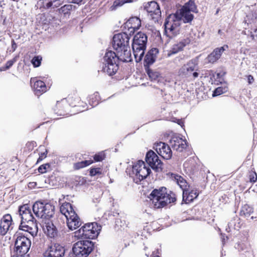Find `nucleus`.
Returning a JSON list of instances; mask_svg holds the SVG:
<instances>
[{"label": "nucleus", "instance_id": "obj_62", "mask_svg": "<svg viewBox=\"0 0 257 257\" xmlns=\"http://www.w3.org/2000/svg\"><path fill=\"white\" fill-rule=\"evenodd\" d=\"M182 123V121L181 120H178V123L180 125H181V123Z\"/></svg>", "mask_w": 257, "mask_h": 257}, {"label": "nucleus", "instance_id": "obj_9", "mask_svg": "<svg viewBox=\"0 0 257 257\" xmlns=\"http://www.w3.org/2000/svg\"><path fill=\"white\" fill-rule=\"evenodd\" d=\"M54 206L49 203L37 201L33 205V211L38 217L49 219L54 214Z\"/></svg>", "mask_w": 257, "mask_h": 257}, {"label": "nucleus", "instance_id": "obj_40", "mask_svg": "<svg viewBox=\"0 0 257 257\" xmlns=\"http://www.w3.org/2000/svg\"><path fill=\"white\" fill-rule=\"evenodd\" d=\"M172 15L173 16L172 21L174 23L182 21L183 11L182 9L179 11H177L175 13Z\"/></svg>", "mask_w": 257, "mask_h": 257}, {"label": "nucleus", "instance_id": "obj_10", "mask_svg": "<svg viewBox=\"0 0 257 257\" xmlns=\"http://www.w3.org/2000/svg\"><path fill=\"white\" fill-rule=\"evenodd\" d=\"M151 172L149 167L144 161L140 160L132 167V177L136 183L139 184L148 176Z\"/></svg>", "mask_w": 257, "mask_h": 257}, {"label": "nucleus", "instance_id": "obj_11", "mask_svg": "<svg viewBox=\"0 0 257 257\" xmlns=\"http://www.w3.org/2000/svg\"><path fill=\"white\" fill-rule=\"evenodd\" d=\"M16 239L15 243V252L19 253L27 254L31 245V241L27 236L22 235L17 232L15 235Z\"/></svg>", "mask_w": 257, "mask_h": 257}, {"label": "nucleus", "instance_id": "obj_64", "mask_svg": "<svg viewBox=\"0 0 257 257\" xmlns=\"http://www.w3.org/2000/svg\"><path fill=\"white\" fill-rule=\"evenodd\" d=\"M34 68L39 67L40 65H33Z\"/></svg>", "mask_w": 257, "mask_h": 257}, {"label": "nucleus", "instance_id": "obj_24", "mask_svg": "<svg viewBox=\"0 0 257 257\" xmlns=\"http://www.w3.org/2000/svg\"><path fill=\"white\" fill-rule=\"evenodd\" d=\"M181 9L183 11L193 12L196 14L198 13L197 7L195 3L194 0H188L187 2L185 3Z\"/></svg>", "mask_w": 257, "mask_h": 257}, {"label": "nucleus", "instance_id": "obj_49", "mask_svg": "<svg viewBox=\"0 0 257 257\" xmlns=\"http://www.w3.org/2000/svg\"><path fill=\"white\" fill-rule=\"evenodd\" d=\"M1 19L3 20L2 25L3 26H7L9 24H10V22L9 20L7 19V17L1 15L0 16Z\"/></svg>", "mask_w": 257, "mask_h": 257}, {"label": "nucleus", "instance_id": "obj_60", "mask_svg": "<svg viewBox=\"0 0 257 257\" xmlns=\"http://www.w3.org/2000/svg\"><path fill=\"white\" fill-rule=\"evenodd\" d=\"M173 24H174V26L175 27V28H176L177 27H179L180 26V24L179 23H177V22H175V23L173 22Z\"/></svg>", "mask_w": 257, "mask_h": 257}, {"label": "nucleus", "instance_id": "obj_3", "mask_svg": "<svg viewBox=\"0 0 257 257\" xmlns=\"http://www.w3.org/2000/svg\"><path fill=\"white\" fill-rule=\"evenodd\" d=\"M148 43V36L146 34L138 32L133 39L132 48L136 62L138 63L142 61L144 56Z\"/></svg>", "mask_w": 257, "mask_h": 257}, {"label": "nucleus", "instance_id": "obj_55", "mask_svg": "<svg viewBox=\"0 0 257 257\" xmlns=\"http://www.w3.org/2000/svg\"><path fill=\"white\" fill-rule=\"evenodd\" d=\"M11 66L12 65H5V66L1 67H0V72L3 71H6L7 70L9 69Z\"/></svg>", "mask_w": 257, "mask_h": 257}, {"label": "nucleus", "instance_id": "obj_29", "mask_svg": "<svg viewBox=\"0 0 257 257\" xmlns=\"http://www.w3.org/2000/svg\"><path fill=\"white\" fill-rule=\"evenodd\" d=\"M146 72L151 80H156L160 76L159 72L154 71L150 68V65H145Z\"/></svg>", "mask_w": 257, "mask_h": 257}, {"label": "nucleus", "instance_id": "obj_25", "mask_svg": "<svg viewBox=\"0 0 257 257\" xmlns=\"http://www.w3.org/2000/svg\"><path fill=\"white\" fill-rule=\"evenodd\" d=\"M144 8L148 14L161 10L159 5L155 1H152L145 3L144 4Z\"/></svg>", "mask_w": 257, "mask_h": 257}, {"label": "nucleus", "instance_id": "obj_38", "mask_svg": "<svg viewBox=\"0 0 257 257\" xmlns=\"http://www.w3.org/2000/svg\"><path fill=\"white\" fill-rule=\"evenodd\" d=\"M38 5H40V8L49 9L52 6L53 3L51 0H39Z\"/></svg>", "mask_w": 257, "mask_h": 257}, {"label": "nucleus", "instance_id": "obj_44", "mask_svg": "<svg viewBox=\"0 0 257 257\" xmlns=\"http://www.w3.org/2000/svg\"><path fill=\"white\" fill-rule=\"evenodd\" d=\"M172 16V14L169 15L165 19V22L163 25V27L164 29V34L166 35L167 37H169V36L167 34V26L169 25L170 21V19L171 18Z\"/></svg>", "mask_w": 257, "mask_h": 257}, {"label": "nucleus", "instance_id": "obj_30", "mask_svg": "<svg viewBox=\"0 0 257 257\" xmlns=\"http://www.w3.org/2000/svg\"><path fill=\"white\" fill-rule=\"evenodd\" d=\"M244 22L248 25L251 23H256L257 22V11H252L246 15V18Z\"/></svg>", "mask_w": 257, "mask_h": 257}, {"label": "nucleus", "instance_id": "obj_46", "mask_svg": "<svg viewBox=\"0 0 257 257\" xmlns=\"http://www.w3.org/2000/svg\"><path fill=\"white\" fill-rule=\"evenodd\" d=\"M226 72L222 71L220 72H217L215 73L216 79H218L217 81L220 83H222L224 81L223 77L225 75Z\"/></svg>", "mask_w": 257, "mask_h": 257}, {"label": "nucleus", "instance_id": "obj_2", "mask_svg": "<svg viewBox=\"0 0 257 257\" xmlns=\"http://www.w3.org/2000/svg\"><path fill=\"white\" fill-rule=\"evenodd\" d=\"M149 198L155 208L164 207L176 200L175 194L171 191L168 193L167 188L165 187L153 190L150 194Z\"/></svg>", "mask_w": 257, "mask_h": 257}, {"label": "nucleus", "instance_id": "obj_52", "mask_svg": "<svg viewBox=\"0 0 257 257\" xmlns=\"http://www.w3.org/2000/svg\"><path fill=\"white\" fill-rule=\"evenodd\" d=\"M247 79L248 84H251L254 81V78L251 75L247 76Z\"/></svg>", "mask_w": 257, "mask_h": 257}, {"label": "nucleus", "instance_id": "obj_53", "mask_svg": "<svg viewBox=\"0 0 257 257\" xmlns=\"http://www.w3.org/2000/svg\"><path fill=\"white\" fill-rule=\"evenodd\" d=\"M12 257H29V255L27 254H23V253H19L16 252Z\"/></svg>", "mask_w": 257, "mask_h": 257}, {"label": "nucleus", "instance_id": "obj_63", "mask_svg": "<svg viewBox=\"0 0 257 257\" xmlns=\"http://www.w3.org/2000/svg\"><path fill=\"white\" fill-rule=\"evenodd\" d=\"M221 32H221V30H218V34H220L221 33Z\"/></svg>", "mask_w": 257, "mask_h": 257}, {"label": "nucleus", "instance_id": "obj_22", "mask_svg": "<svg viewBox=\"0 0 257 257\" xmlns=\"http://www.w3.org/2000/svg\"><path fill=\"white\" fill-rule=\"evenodd\" d=\"M44 232L50 238H54L57 235V230L56 227L51 222L45 223L43 225Z\"/></svg>", "mask_w": 257, "mask_h": 257}, {"label": "nucleus", "instance_id": "obj_36", "mask_svg": "<svg viewBox=\"0 0 257 257\" xmlns=\"http://www.w3.org/2000/svg\"><path fill=\"white\" fill-rule=\"evenodd\" d=\"M182 21L184 24L191 23L194 18L193 14L190 12L183 11Z\"/></svg>", "mask_w": 257, "mask_h": 257}, {"label": "nucleus", "instance_id": "obj_47", "mask_svg": "<svg viewBox=\"0 0 257 257\" xmlns=\"http://www.w3.org/2000/svg\"><path fill=\"white\" fill-rule=\"evenodd\" d=\"M50 168V165L49 164H45L40 166L38 168V171L41 174L46 173L48 169Z\"/></svg>", "mask_w": 257, "mask_h": 257}, {"label": "nucleus", "instance_id": "obj_12", "mask_svg": "<svg viewBox=\"0 0 257 257\" xmlns=\"http://www.w3.org/2000/svg\"><path fill=\"white\" fill-rule=\"evenodd\" d=\"M146 161L147 164L156 172L162 171V164L157 155L153 151L150 150L146 154Z\"/></svg>", "mask_w": 257, "mask_h": 257}, {"label": "nucleus", "instance_id": "obj_6", "mask_svg": "<svg viewBox=\"0 0 257 257\" xmlns=\"http://www.w3.org/2000/svg\"><path fill=\"white\" fill-rule=\"evenodd\" d=\"M104 53H101L103 56V62L102 64H119L120 63H126L132 61V57H128L120 52L119 54L116 52L106 49L102 50Z\"/></svg>", "mask_w": 257, "mask_h": 257}, {"label": "nucleus", "instance_id": "obj_7", "mask_svg": "<svg viewBox=\"0 0 257 257\" xmlns=\"http://www.w3.org/2000/svg\"><path fill=\"white\" fill-rule=\"evenodd\" d=\"M101 226L96 222L85 224L74 232V236L78 238L93 239L97 237L101 230Z\"/></svg>", "mask_w": 257, "mask_h": 257}, {"label": "nucleus", "instance_id": "obj_35", "mask_svg": "<svg viewBox=\"0 0 257 257\" xmlns=\"http://www.w3.org/2000/svg\"><path fill=\"white\" fill-rule=\"evenodd\" d=\"M100 99V97L98 92H95L92 95L89 96V103L92 107L96 106Z\"/></svg>", "mask_w": 257, "mask_h": 257}, {"label": "nucleus", "instance_id": "obj_23", "mask_svg": "<svg viewBox=\"0 0 257 257\" xmlns=\"http://www.w3.org/2000/svg\"><path fill=\"white\" fill-rule=\"evenodd\" d=\"M126 25L128 28L133 29V30L130 32L131 33H134L135 31L138 30L141 26V22L139 18L137 17H132L130 18L126 23Z\"/></svg>", "mask_w": 257, "mask_h": 257}, {"label": "nucleus", "instance_id": "obj_48", "mask_svg": "<svg viewBox=\"0 0 257 257\" xmlns=\"http://www.w3.org/2000/svg\"><path fill=\"white\" fill-rule=\"evenodd\" d=\"M101 173V169L99 168H92L90 170V175L92 176H95L97 174H100Z\"/></svg>", "mask_w": 257, "mask_h": 257}, {"label": "nucleus", "instance_id": "obj_58", "mask_svg": "<svg viewBox=\"0 0 257 257\" xmlns=\"http://www.w3.org/2000/svg\"><path fill=\"white\" fill-rule=\"evenodd\" d=\"M254 175H255V177L253 176L252 177L250 178V182H254L256 181V180L257 179V175H256V173H254Z\"/></svg>", "mask_w": 257, "mask_h": 257}, {"label": "nucleus", "instance_id": "obj_19", "mask_svg": "<svg viewBox=\"0 0 257 257\" xmlns=\"http://www.w3.org/2000/svg\"><path fill=\"white\" fill-rule=\"evenodd\" d=\"M198 195L199 192L197 189L187 188L183 191V200L186 203H189L196 199Z\"/></svg>", "mask_w": 257, "mask_h": 257}, {"label": "nucleus", "instance_id": "obj_28", "mask_svg": "<svg viewBox=\"0 0 257 257\" xmlns=\"http://www.w3.org/2000/svg\"><path fill=\"white\" fill-rule=\"evenodd\" d=\"M119 65H104L102 67V71L109 76H111L116 73L118 69Z\"/></svg>", "mask_w": 257, "mask_h": 257}, {"label": "nucleus", "instance_id": "obj_50", "mask_svg": "<svg viewBox=\"0 0 257 257\" xmlns=\"http://www.w3.org/2000/svg\"><path fill=\"white\" fill-rule=\"evenodd\" d=\"M47 154V151H46L44 153H42L39 156V158L38 159V162L41 161L44 158L46 157V155Z\"/></svg>", "mask_w": 257, "mask_h": 257}, {"label": "nucleus", "instance_id": "obj_31", "mask_svg": "<svg viewBox=\"0 0 257 257\" xmlns=\"http://www.w3.org/2000/svg\"><path fill=\"white\" fill-rule=\"evenodd\" d=\"M75 6L71 4L65 5L59 9V12L63 14L65 17L70 14L71 11L74 10Z\"/></svg>", "mask_w": 257, "mask_h": 257}, {"label": "nucleus", "instance_id": "obj_27", "mask_svg": "<svg viewBox=\"0 0 257 257\" xmlns=\"http://www.w3.org/2000/svg\"><path fill=\"white\" fill-rule=\"evenodd\" d=\"M172 178L182 189L183 191H184V189H187V183L182 176L177 174H172Z\"/></svg>", "mask_w": 257, "mask_h": 257}, {"label": "nucleus", "instance_id": "obj_57", "mask_svg": "<svg viewBox=\"0 0 257 257\" xmlns=\"http://www.w3.org/2000/svg\"><path fill=\"white\" fill-rule=\"evenodd\" d=\"M175 27L174 26V24H172L170 28H168V30L170 32H172L173 34L174 33V31L175 29Z\"/></svg>", "mask_w": 257, "mask_h": 257}, {"label": "nucleus", "instance_id": "obj_13", "mask_svg": "<svg viewBox=\"0 0 257 257\" xmlns=\"http://www.w3.org/2000/svg\"><path fill=\"white\" fill-rule=\"evenodd\" d=\"M169 143L173 150L178 152H183L187 146L186 141L177 135L171 137Z\"/></svg>", "mask_w": 257, "mask_h": 257}, {"label": "nucleus", "instance_id": "obj_17", "mask_svg": "<svg viewBox=\"0 0 257 257\" xmlns=\"http://www.w3.org/2000/svg\"><path fill=\"white\" fill-rule=\"evenodd\" d=\"M228 49V46L227 45H224L221 47L214 49L207 57V62L210 63L216 62L220 58L222 53Z\"/></svg>", "mask_w": 257, "mask_h": 257}, {"label": "nucleus", "instance_id": "obj_43", "mask_svg": "<svg viewBox=\"0 0 257 257\" xmlns=\"http://www.w3.org/2000/svg\"><path fill=\"white\" fill-rule=\"evenodd\" d=\"M42 57L41 55H35L31 60V64H41Z\"/></svg>", "mask_w": 257, "mask_h": 257}, {"label": "nucleus", "instance_id": "obj_42", "mask_svg": "<svg viewBox=\"0 0 257 257\" xmlns=\"http://www.w3.org/2000/svg\"><path fill=\"white\" fill-rule=\"evenodd\" d=\"M195 70V69L194 66H191L189 68H187V72L186 74L188 76H190L191 75H192L193 78H196L198 76L199 73L196 71H194Z\"/></svg>", "mask_w": 257, "mask_h": 257}, {"label": "nucleus", "instance_id": "obj_34", "mask_svg": "<svg viewBox=\"0 0 257 257\" xmlns=\"http://www.w3.org/2000/svg\"><path fill=\"white\" fill-rule=\"evenodd\" d=\"M253 212V208L248 204H245L241 207L240 215L245 217H248Z\"/></svg>", "mask_w": 257, "mask_h": 257}, {"label": "nucleus", "instance_id": "obj_5", "mask_svg": "<svg viewBox=\"0 0 257 257\" xmlns=\"http://www.w3.org/2000/svg\"><path fill=\"white\" fill-rule=\"evenodd\" d=\"M60 211L66 218L67 224L69 229L74 230L81 225L80 219L70 203H65L62 204L60 206Z\"/></svg>", "mask_w": 257, "mask_h": 257}, {"label": "nucleus", "instance_id": "obj_4", "mask_svg": "<svg viewBox=\"0 0 257 257\" xmlns=\"http://www.w3.org/2000/svg\"><path fill=\"white\" fill-rule=\"evenodd\" d=\"M131 35H128L126 32L115 34L111 40V45L113 48L118 54L122 52L124 55L131 57V51L129 49V40Z\"/></svg>", "mask_w": 257, "mask_h": 257}, {"label": "nucleus", "instance_id": "obj_1", "mask_svg": "<svg viewBox=\"0 0 257 257\" xmlns=\"http://www.w3.org/2000/svg\"><path fill=\"white\" fill-rule=\"evenodd\" d=\"M21 217V223L19 229L30 233L32 236L36 235L38 227L31 210L27 204L21 206L19 209Z\"/></svg>", "mask_w": 257, "mask_h": 257}, {"label": "nucleus", "instance_id": "obj_56", "mask_svg": "<svg viewBox=\"0 0 257 257\" xmlns=\"http://www.w3.org/2000/svg\"><path fill=\"white\" fill-rule=\"evenodd\" d=\"M70 3L76 4H80L83 0H69Z\"/></svg>", "mask_w": 257, "mask_h": 257}, {"label": "nucleus", "instance_id": "obj_59", "mask_svg": "<svg viewBox=\"0 0 257 257\" xmlns=\"http://www.w3.org/2000/svg\"><path fill=\"white\" fill-rule=\"evenodd\" d=\"M15 62V59H13L8 61L6 64H13Z\"/></svg>", "mask_w": 257, "mask_h": 257}, {"label": "nucleus", "instance_id": "obj_16", "mask_svg": "<svg viewBox=\"0 0 257 257\" xmlns=\"http://www.w3.org/2000/svg\"><path fill=\"white\" fill-rule=\"evenodd\" d=\"M30 82L35 94L37 96H40L47 90L45 83L43 81L38 80L36 77L32 78Z\"/></svg>", "mask_w": 257, "mask_h": 257}, {"label": "nucleus", "instance_id": "obj_41", "mask_svg": "<svg viewBox=\"0 0 257 257\" xmlns=\"http://www.w3.org/2000/svg\"><path fill=\"white\" fill-rule=\"evenodd\" d=\"M151 19L155 23L159 22L161 18V10L149 14Z\"/></svg>", "mask_w": 257, "mask_h": 257}, {"label": "nucleus", "instance_id": "obj_61", "mask_svg": "<svg viewBox=\"0 0 257 257\" xmlns=\"http://www.w3.org/2000/svg\"><path fill=\"white\" fill-rule=\"evenodd\" d=\"M191 61L192 64H195V60H192Z\"/></svg>", "mask_w": 257, "mask_h": 257}, {"label": "nucleus", "instance_id": "obj_15", "mask_svg": "<svg viewBox=\"0 0 257 257\" xmlns=\"http://www.w3.org/2000/svg\"><path fill=\"white\" fill-rule=\"evenodd\" d=\"M156 150L164 159L169 160L172 156V151L170 147L163 142H159L156 144Z\"/></svg>", "mask_w": 257, "mask_h": 257}, {"label": "nucleus", "instance_id": "obj_21", "mask_svg": "<svg viewBox=\"0 0 257 257\" xmlns=\"http://www.w3.org/2000/svg\"><path fill=\"white\" fill-rule=\"evenodd\" d=\"M159 50L157 48H153L148 51L144 60V64H153L156 59V55L158 54Z\"/></svg>", "mask_w": 257, "mask_h": 257}, {"label": "nucleus", "instance_id": "obj_33", "mask_svg": "<svg viewBox=\"0 0 257 257\" xmlns=\"http://www.w3.org/2000/svg\"><path fill=\"white\" fill-rule=\"evenodd\" d=\"M235 248L237 249L239 251H242L244 253H249L251 251L249 245L243 242L237 243L235 246Z\"/></svg>", "mask_w": 257, "mask_h": 257}, {"label": "nucleus", "instance_id": "obj_39", "mask_svg": "<svg viewBox=\"0 0 257 257\" xmlns=\"http://www.w3.org/2000/svg\"><path fill=\"white\" fill-rule=\"evenodd\" d=\"M93 163L92 160H85L76 163L74 164V167L76 169H79L86 167Z\"/></svg>", "mask_w": 257, "mask_h": 257}, {"label": "nucleus", "instance_id": "obj_32", "mask_svg": "<svg viewBox=\"0 0 257 257\" xmlns=\"http://www.w3.org/2000/svg\"><path fill=\"white\" fill-rule=\"evenodd\" d=\"M133 2V0H115L113 2V5L110 7V9L111 11H115L118 8L121 7L124 4L131 3Z\"/></svg>", "mask_w": 257, "mask_h": 257}, {"label": "nucleus", "instance_id": "obj_14", "mask_svg": "<svg viewBox=\"0 0 257 257\" xmlns=\"http://www.w3.org/2000/svg\"><path fill=\"white\" fill-rule=\"evenodd\" d=\"M64 254V247L57 243L49 246L44 252V256L47 257H63Z\"/></svg>", "mask_w": 257, "mask_h": 257}, {"label": "nucleus", "instance_id": "obj_18", "mask_svg": "<svg viewBox=\"0 0 257 257\" xmlns=\"http://www.w3.org/2000/svg\"><path fill=\"white\" fill-rule=\"evenodd\" d=\"M12 218L10 214L5 215L1 220L0 232L3 235L6 234L12 224Z\"/></svg>", "mask_w": 257, "mask_h": 257}, {"label": "nucleus", "instance_id": "obj_54", "mask_svg": "<svg viewBox=\"0 0 257 257\" xmlns=\"http://www.w3.org/2000/svg\"><path fill=\"white\" fill-rule=\"evenodd\" d=\"M17 48V44L14 39L12 40V49L15 51Z\"/></svg>", "mask_w": 257, "mask_h": 257}, {"label": "nucleus", "instance_id": "obj_8", "mask_svg": "<svg viewBox=\"0 0 257 257\" xmlns=\"http://www.w3.org/2000/svg\"><path fill=\"white\" fill-rule=\"evenodd\" d=\"M93 247L94 244L90 240L78 241L73 244L71 257H87Z\"/></svg>", "mask_w": 257, "mask_h": 257}, {"label": "nucleus", "instance_id": "obj_37", "mask_svg": "<svg viewBox=\"0 0 257 257\" xmlns=\"http://www.w3.org/2000/svg\"><path fill=\"white\" fill-rule=\"evenodd\" d=\"M228 91V87L225 85L223 86H220L216 88L213 93V96H216L221 95L224 93H225Z\"/></svg>", "mask_w": 257, "mask_h": 257}, {"label": "nucleus", "instance_id": "obj_45", "mask_svg": "<svg viewBox=\"0 0 257 257\" xmlns=\"http://www.w3.org/2000/svg\"><path fill=\"white\" fill-rule=\"evenodd\" d=\"M105 155L103 152H100L95 154L94 156V160L96 162H100L103 160L105 158Z\"/></svg>", "mask_w": 257, "mask_h": 257}, {"label": "nucleus", "instance_id": "obj_51", "mask_svg": "<svg viewBox=\"0 0 257 257\" xmlns=\"http://www.w3.org/2000/svg\"><path fill=\"white\" fill-rule=\"evenodd\" d=\"M251 34L253 39L257 40V28L253 29V31L251 32Z\"/></svg>", "mask_w": 257, "mask_h": 257}, {"label": "nucleus", "instance_id": "obj_26", "mask_svg": "<svg viewBox=\"0 0 257 257\" xmlns=\"http://www.w3.org/2000/svg\"><path fill=\"white\" fill-rule=\"evenodd\" d=\"M240 227L241 224L239 222V219L237 217H234L228 222L226 230L228 232L232 231V230H238Z\"/></svg>", "mask_w": 257, "mask_h": 257}, {"label": "nucleus", "instance_id": "obj_20", "mask_svg": "<svg viewBox=\"0 0 257 257\" xmlns=\"http://www.w3.org/2000/svg\"><path fill=\"white\" fill-rule=\"evenodd\" d=\"M190 41L189 38L185 39L179 43L173 45L172 48L168 53V56L169 57L173 54H175L181 51L188 44H189Z\"/></svg>", "mask_w": 257, "mask_h": 257}]
</instances>
